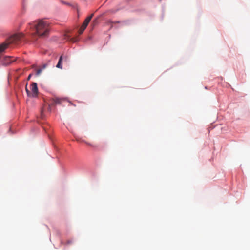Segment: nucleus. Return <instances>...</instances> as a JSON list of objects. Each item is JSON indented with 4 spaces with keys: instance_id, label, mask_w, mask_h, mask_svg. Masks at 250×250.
Wrapping results in <instances>:
<instances>
[{
    "instance_id": "39448f33",
    "label": "nucleus",
    "mask_w": 250,
    "mask_h": 250,
    "mask_svg": "<svg viewBox=\"0 0 250 250\" xmlns=\"http://www.w3.org/2000/svg\"><path fill=\"white\" fill-rule=\"evenodd\" d=\"M4 59L6 64H9L14 61V60L12 59V58L10 56H5Z\"/></svg>"
},
{
    "instance_id": "6e6552de",
    "label": "nucleus",
    "mask_w": 250,
    "mask_h": 250,
    "mask_svg": "<svg viewBox=\"0 0 250 250\" xmlns=\"http://www.w3.org/2000/svg\"><path fill=\"white\" fill-rule=\"evenodd\" d=\"M62 101V99L58 98H56L54 99V102L56 104H60Z\"/></svg>"
},
{
    "instance_id": "f8f14e48",
    "label": "nucleus",
    "mask_w": 250,
    "mask_h": 250,
    "mask_svg": "<svg viewBox=\"0 0 250 250\" xmlns=\"http://www.w3.org/2000/svg\"><path fill=\"white\" fill-rule=\"evenodd\" d=\"M85 142V143L86 144H87V145H89V146H91L95 147V146L93 145L92 144H90V143H88L87 142Z\"/></svg>"
},
{
    "instance_id": "9b49d317",
    "label": "nucleus",
    "mask_w": 250,
    "mask_h": 250,
    "mask_svg": "<svg viewBox=\"0 0 250 250\" xmlns=\"http://www.w3.org/2000/svg\"><path fill=\"white\" fill-rule=\"evenodd\" d=\"M42 71V69H38L37 70V72H36V74L37 75H39L41 74Z\"/></svg>"
},
{
    "instance_id": "423d86ee",
    "label": "nucleus",
    "mask_w": 250,
    "mask_h": 250,
    "mask_svg": "<svg viewBox=\"0 0 250 250\" xmlns=\"http://www.w3.org/2000/svg\"><path fill=\"white\" fill-rule=\"evenodd\" d=\"M62 56H61L60 58H59V62L56 65V67L58 68H60V69H62Z\"/></svg>"
},
{
    "instance_id": "1a4fd4ad",
    "label": "nucleus",
    "mask_w": 250,
    "mask_h": 250,
    "mask_svg": "<svg viewBox=\"0 0 250 250\" xmlns=\"http://www.w3.org/2000/svg\"><path fill=\"white\" fill-rule=\"evenodd\" d=\"M86 28V27H83V25H82L79 30V34L80 35L82 34L83 32Z\"/></svg>"
},
{
    "instance_id": "2eb2a0df",
    "label": "nucleus",
    "mask_w": 250,
    "mask_h": 250,
    "mask_svg": "<svg viewBox=\"0 0 250 250\" xmlns=\"http://www.w3.org/2000/svg\"><path fill=\"white\" fill-rule=\"evenodd\" d=\"M31 74H30V75H29L28 77V80H29V79H30V78H31Z\"/></svg>"
},
{
    "instance_id": "ddd939ff",
    "label": "nucleus",
    "mask_w": 250,
    "mask_h": 250,
    "mask_svg": "<svg viewBox=\"0 0 250 250\" xmlns=\"http://www.w3.org/2000/svg\"><path fill=\"white\" fill-rule=\"evenodd\" d=\"M72 243V241H71V240H68V241H67V244H71V243Z\"/></svg>"
},
{
    "instance_id": "9d476101",
    "label": "nucleus",
    "mask_w": 250,
    "mask_h": 250,
    "mask_svg": "<svg viewBox=\"0 0 250 250\" xmlns=\"http://www.w3.org/2000/svg\"><path fill=\"white\" fill-rule=\"evenodd\" d=\"M26 92L27 94V95L29 97H32L31 96V93L30 92V91L27 89V87H26Z\"/></svg>"
},
{
    "instance_id": "f03ea898",
    "label": "nucleus",
    "mask_w": 250,
    "mask_h": 250,
    "mask_svg": "<svg viewBox=\"0 0 250 250\" xmlns=\"http://www.w3.org/2000/svg\"><path fill=\"white\" fill-rule=\"evenodd\" d=\"M23 34L20 33L13 35L9 39V43H17L23 38Z\"/></svg>"
},
{
    "instance_id": "4468645a",
    "label": "nucleus",
    "mask_w": 250,
    "mask_h": 250,
    "mask_svg": "<svg viewBox=\"0 0 250 250\" xmlns=\"http://www.w3.org/2000/svg\"><path fill=\"white\" fill-rule=\"evenodd\" d=\"M46 67V64H43V65H42V69H44Z\"/></svg>"
},
{
    "instance_id": "20e7f679",
    "label": "nucleus",
    "mask_w": 250,
    "mask_h": 250,
    "mask_svg": "<svg viewBox=\"0 0 250 250\" xmlns=\"http://www.w3.org/2000/svg\"><path fill=\"white\" fill-rule=\"evenodd\" d=\"M93 14H91L89 16L87 17L84 20L83 25V27H86L89 23L90 21H91L92 18L93 16Z\"/></svg>"
},
{
    "instance_id": "0eeeda50",
    "label": "nucleus",
    "mask_w": 250,
    "mask_h": 250,
    "mask_svg": "<svg viewBox=\"0 0 250 250\" xmlns=\"http://www.w3.org/2000/svg\"><path fill=\"white\" fill-rule=\"evenodd\" d=\"M8 44L6 43L0 45V52L3 51L8 46Z\"/></svg>"
},
{
    "instance_id": "f257e3e1",
    "label": "nucleus",
    "mask_w": 250,
    "mask_h": 250,
    "mask_svg": "<svg viewBox=\"0 0 250 250\" xmlns=\"http://www.w3.org/2000/svg\"><path fill=\"white\" fill-rule=\"evenodd\" d=\"M36 34L39 37H44L48 35L50 28L49 23L45 21L40 20L34 22Z\"/></svg>"
},
{
    "instance_id": "7ed1b4c3",
    "label": "nucleus",
    "mask_w": 250,
    "mask_h": 250,
    "mask_svg": "<svg viewBox=\"0 0 250 250\" xmlns=\"http://www.w3.org/2000/svg\"><path fill=\"white\" fill-rule=\"evenodd\" d=\"M31 91L32 97H36L38 96V89L37 87V84L35 83H32L31 85Z\"/></svg>"
}]
</instances>
